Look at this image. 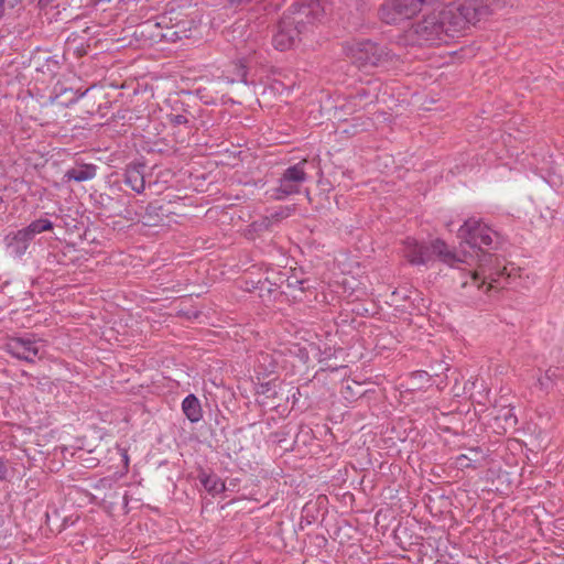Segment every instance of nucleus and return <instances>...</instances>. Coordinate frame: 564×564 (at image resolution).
Here are the masks:
<instances>
[{"mask_svg":"<svg viewBox=\"0 0 564 564\" xmlns=\"http://www.w3.org/2000/svg\"><path fill=\"white\" fill-rule=\"evenodd\" d=\"M460 250L453 251L442 239H435L430 245H421L413 238H406L403 242V256L411 264L427 265L437 257L445 264L460 269V264L469 268V281L463 282L481 289L485 292L490 289L503 288L501 279L505 274L510 276L507 265L498 263L497 259L482 248L495 249L499 236L487 224L477 218L467 219L458 229Z\"/></svg>","mask_w":564,"mask_h":564,"instance_id":"nucleus-1","label":"nucleus"},{"mask_svg":"<svg viewBox=\"0 0 564 564\" xmlns=\"http://www.w3.org/2000/svg\"><path fill=\"white\" fill-rule=\"evenodd\" d=\"M479 0H455L426 14L416 25L417 35L427 42H446L463 33L479 15Z\"/></svg>","mask_w":564,"mask_h":564,"instance_id":"nucleus-2","label":"nucleus"},{"mask_svg":"<svg viewBox=\"0 0 564 564\" xmlns=\"http://www.w3.org/2000/svg\"><path fill=\"white\" fill-rule=\"evenodd\" d=\"M319 3L310 0L305 3L293 4L279 22L273 36V45L279 51H285L300 41L301 35L311 32L322 15Z\"/></svg>","mask_w":564,"mask_h":564,"instance_id":"nucleus-3","label":"nucleus"},{"mask_svg":"<svg viewBox=\"0 0 564 564\" xmlns=\"http://www.w3.org/2000/svg\"><path fill=\"white\" fill-rule=\"evenodd\" d=\"M347 54L351 62L361 68L382 65L390 57V52L386 46L369 40L352 43L348 47Z\"/></svg>","mask_w":564,"mask_h":564,"instance_id":"nucleus-4","label":"nucleus"},{"mask_svg":"<svg viewBox=\"0 0 564 564\" xmlns=\"http://www.w3.org/2000/svg\"><path fill=\"white\" fill-rule=\"evenodd\" d=\"M45 346V340L41 337L35 334H25L10 337L4 345V349L17 359L35 362L36 359L43 358Z\"/></svg>","mask_w":564,"mask_h":564,"instance_id":"nucleus-5","label":"nucleus"},{"mask_svg":"<svg viewBox=\"0 0 564 564\" xmlns=\"http://www.w3.org/2000/svg\"><path fill=\"white\" fill-rule=\"evenodd\" d=\"M305 165L306 161L303 160L285 169L278 181V186L270 189V197L284 200L291 195L300 194L302 185L308 180Z\"/></svg>","mask_w":564,"mask_h":564,"instance_id":"nucleus-6","label":"nucleus"},{"mask_svg":"<svg viewBox=\"0 0 564 564\" xmlns=\"http://www.w3.org/2000/svg\"><path fill=\"white\" fill-rule=\"evenodd\" d=\"M424 8V0H386L380 8V18L387 24H398L415 17Z\"/></svg>","mask_w":564,"mask_h":564,"instance_id":"nucleus-7","label":"nucleus"},{"mask_svg":"<svg viewBox=\"0 0 564 564\" xmlns=\"http://www.w3.org/2000/svg\"><path fill=\"white\" fill-rule=\"evenodd\" d=\"M31 241L30 236L23 229L9 232L4 237L7 252L14 258H21L26 252Z\"/></svg>","mask_w":564,"mask_h":564,"instance_id":"nucleus-8","label":"nucleus"},{"mask_svg":"<svg viewBox=\"0 0 564 564\" xmlns=\"http://www.w3.org/2000/svg\"><path fill=\"white\" fill-rule=\"evenodd\" d=\"M143 165H128L124 172V184L138 194L145 188Z\"/></svg>","mask_w":564,"mask_h":564,"instance_id":"nucleus-9","label":"nucleus"},{"mask_svg":"<svg viewBox=\"0 0 564 564\" xmlns=\"http://www.w3.org/2000/svg\"><path fill=\"white\" fill-rule=\"evenodd\" d=\"M182 411L192 423H197L203 419L200 402L194 394H188L184 398Z\"/></svg>","mask_w":564,"mask_h":564,"instance_id":"nucleus-10","label":"nucleus"},{"mask_svg":"<svg viewBox=\"0 0 564 564\" xmlns=\"http://www.w3.org/2000/svg\"><path fill=\"white\" fill-rule=\"evenodd\" d=\"M96 176V166L94 164H84L79 167H73L66 171L64 177L68 181L85 182Z\"/></svg>","mask_w":564,"mask_h":564,"instance_id":"nucleus-11","label":"nucleus"},{"mask_svg":"<svg viewBox=\"0 0 564 564\" xmlns=\"http://www.w3.org/2000/svg\"><path fill=\"white\" fill-rule=\"evenodd\" d=\"M199 481L212 495H217L225 489L224 482L216 475L202 474L199 476Z\"/></svg>","mask_w":564,"mask_h":564,"instance_id":"nucleus-12","label":"nucleus"},{"mask_svg":"<svg viewBox=\"0 0 564 564\" xmlns=\"http://www.w3.org/2000/svg\"><path fill=\"white\" fill-rule=\"evenodd\" d=\"M53 229V223L48 219H36L32 221L28 227L23 228V230L30 236V239L33 240L35 235L50 231Z\"/></svg>","mask_w":564,"mask_h":564,"instance_id":"nucleus-13","label":"nucleus"},{"mask_svg":"<svg viewBox=\"0 0 564 564\" xmlns=\"http://www.w3.org/2000/svg\"><path fill=\"white\" fill-rule=\"evenodd\" d=\"M557 376V369L550 368L545 371V375L539 378L538 382L541 389L549 390L554 382V378Z\"/></svg>","mask_w":564,"mask_h":564,"instance_id":"nucleus-14","label":"nucleus"},{"mask_svg":"<svg viewBox=\"0 0 564 564\" xmlns=\"http://www.w3.org/2000/svg\"><path fill=\"white\" fill-rule=\"evenodd\" d=\"M167 121L174 127L183 126L188 123V119L184 115L180 113H170L167 116Z\"/></svg>","mask_w":564,"mask_h":564,"instance_id":"nucleus-15","label":"nucleus"},{"mask_svg":"<svg viewBox=\"0 0 564 564\" xmlns=\"http://www.w3.org/2000/svg\"><path fill=\"white\" fill-rule=\"evenodd\" d=\"M456 464L460 468H468L471 466V459L469 457H467L466 455L462 454V455L457 456Z\"/></svg>","mask_w":564,"mask_h":564,"instance_id":"nucleus-16","label":"nucleus"},{"mask_svg":"<svg viewBox=\"0 0 564 564\" xmlns=\"http://www.w3.org/2000/svg\"><path fill=\"white\" fill-rule=\"evenodd\" d=\"M8 476V466L4 459L0 458V480H4Z\"/></svg>","mask_w":564,"mask_h":564,"instance_id":"nucleus-17","label":"nucleus"},{"mask_svg":"<svg viewBox=\"0 0 564 564\" xmlns=\"http://www.w3.org/2000/svg\"><path fill=\"white\" fill-rule=\"evenodd\" d=\"M505 419H506V421H507L508 423H509V422H511V423H513V424H514V423L517 422V419H516V416L511 413V410H509V411H508V413L505 415Z\"/></svg>","mask_w":564,"mask_h":564,"instance_id":"nucleus-18","label":"nucleus"},{"mask_svg":"<svg viewBox=\"0 0 564 564\" xmlns=\"http://www.w3.org/2000/svg\"><path fill=\"white\" fill-rule=\"evenodd\" d=\"M291 213V209L290 208H284L282 209L280 213H276V217H281V218H284V217H288Z\"/></svg>","mask_w":564,"mask_h":564,"instance_id":"nucleus-19","label":"nucleus"},{"mask_svg":"<svg viewBox=\"0 0 564 564\" xmlns=\"http://www.w3.org/2000/svg\"><path fill=\"white\" fill-rule=\"evenodd\" d=\"M414 378H420V379H426L429 380V373L425 372V371H417L415 375H414Z\"/></svg>","mask_w":564,"mask_h":564,"instance_id":"nucleus-20","label":"nucleus"},{"mask_svg":"<svg viewBox=\"0 0 564 564\" xmlns=\"http://www.w3.org/2000/svg\"><path fill=\"white\" fill-rule=\"evenodd\" d=\"M54 0H40V3L43 4V6H47L50 4L51 2H53Z\"/></svg>","mask_w":564,"mask_h":564,"instance_id":"nucleus-21","label":"nucleus"}]
</instances>
